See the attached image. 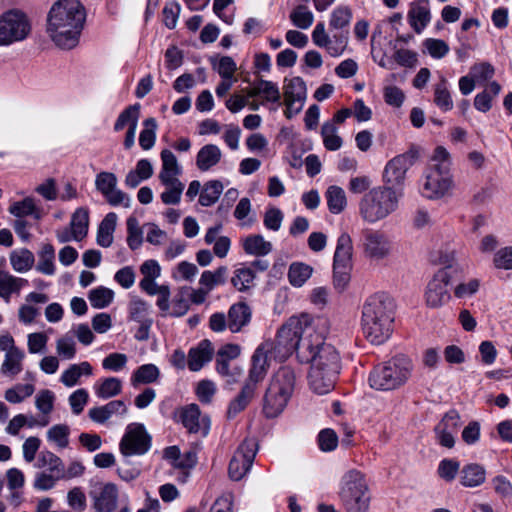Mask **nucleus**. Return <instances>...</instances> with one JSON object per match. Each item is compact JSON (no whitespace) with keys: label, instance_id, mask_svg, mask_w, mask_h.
Instances as JSON below:
<instances>
[{"label":"nucleus","instance_id":"1","mask_svg":"<svg viewBox=\"0 0 512 512\" xmlns=\"http://www.w3.org/2000/svg\"><path fill=\"white\" fill-rule=\"evenodd\" d=\"M299 361L311 365L308 382L315 393L327 394L334 388L341 370V358L336 348L326 343L320 333L314 336L312 342H303Z\"/></svg>","mask_w":512,"mask_h":512},{"label":"nucleus","instance_id":"7","mask_svg":"<svg viewBox=\"0 0 512 512\" xmlns=\"http://www.w3.org/2000/svg\"><path fill=\"white\" fill-rule=\"evenodd\" d=\"M448 192V152L438 146L431 157L425 182L421 188L423 197L437 200Z\"/></svg>","mask_w":512,"mask_h":512},{"label":"nucleus","instance_id":"19","mask_svg":"<svg viewBox=\"0 0 512 512\" xmlns=\"http://www.w3.org/2000/svg\"><path fill=\"white\" fill-rule=\"evenodd\" d=\"M118 488L114 483H105L99 490L91 492L94 508L97 512H114L118 502Z\"/></svg>","mask_w":512,"mask_h":512},{"label":"nucleus","instance_id":"44","mask_svg":"<svg viewBox=\"0 0 512 512\" xmlns=\"http://www.w3.org/2000/svg\"><path fill=\"white\" fill-rule=\"evenodd\" d=\"M501 86L496 81H492L488 84L487 88L478 93L474 99V106L478 111L487 112L492 107V97L497 96L500 93Z\"/></svg>","mask_w":512,"mask_h":512},{"label":"nucleus","instance_id":"2","mask_svg":"<svg viewBox=\"0 0 512 512\" xmlns=\"http://www.w3.org/2000/svg\"><path fill=\"white\" fill-rule=\"evenodd\" d=\"M85 22V10L79 0H58L48 14L47 31L61 49L77 46Z\"/></svg>","mask_w":512,"mask_h":512},{"label":"nucleus","instance_id":"22","mask_svg":"<svg viewBox=\"0 0 512 512\" xmlns=\"http://www.w3.org/2000/svg\"><path fill=\"white\" fill-rule=\"evenodd\" d=\"M296 373L290 366H283L273 375L270 385L273 386V390H277L284 395L291 398L295 385H296Z\"/></svg>","mask_w":512,"mask_h":512},{"label":"nucleus","instance_id":"55","mask_svg":"<svg viewBox=\"0 0 512 512\" xmlns=\"http://www.w3.org/2000/svg\"><path fill=\"white\" fill-rule=\"evenodd\" d=\"M127 244L131 250L138 249L143 243V232L136 217L130 216L127 221Z\"/></svg>","mask_w":512,"mask_h":512},{"label":"nucleus","instance_id":"18","mask_svg":"<svg viewBox=\"0 0 512 512\" xmlns=\"http://www.w3.org/2000/svg\"><path fill=\"white\" fill-rule=\"evenodd\" d=\"M180 421L190 433H200L207 436L210 430V419L208 416L201 417V411L197 404H189L180 411Z\"/></svg>","mask_w":512,"mask_h":512},{"label":"nucleus","instance_id":"4","mask_svg":"<svg viewBox=\"0 0 512 512\" xmlns=\"http://www.w3.org/2000/svg\"><path fill=\"white\" fill-rule=\"evenodd\" d=\"M403 195L404 192L400 188L376 186L361 198L359 215L368 224L382 221L398 209Z\"/></svg>","mask_w":512,"mask_h":512},{"label":"nucleus","instance_id":"62","mask_svg":"<svg viewBox=\"0 0 512 512\" xmlns=\"http://www.w3.org/2000/svg\"><path fill=\"white\" fill-rule=\"evenodd\" d=\"M59 473L39 472L36 474L33 487L39 491H47L52 489L58 480L61 479Z\"/></svg>","mask_w":512,"mask_h":512},{"label":"nucleus","instance_id":"61","mask_svg":"<svg viewBox=\"0 0 512 512\" xmlns=\"http://www.w3.org/2000/svg\"><path fill=\"white\" fill-rule=\"evenodd\" d=\"M34 391L35 388L32 384H18L6 390L5 399L10 403H20L25 398L30 397Z\"/></svg>","mask_w":512,"mask_h":512},{"label":"nucleus","instance_id":"27","mask_svg":"<svg viewBox=\"0 0 512 512\" xmlns=\"http://www.w3.org/2000/svg\"><path fill=\"white\" fill-rule=\"evenodd\" d=\"M28 284L24 278H19L10 273L0 270V297L9 303L13 293H19L20 290Z\"/></svg>","mask_w":512,"mask_h":512},{"label":"nucleus","instance_id":"23","mask_svg":"<svg viewBox=\"0 0 512 512\" xmlns=\"http://www.w3.org/2000/svg\"><path fill=\"white\" fill-rule=\"evenodd\" d=\"M251 309L244 302L233 304L228 310V329L232 333L240 332L251 321Z\"/></svg>","mask_w":512,"mask_h":512},{"label":"nucleus","instance_id":"48","mask_svg":"<svg viewBox=\"0 0 512 512\" xmlns=\"http://www.w3.org/2000/svg\"><path fill=\"white\" fill-rule=\"evenodd\" d=\"M321 136L324 147L329 151H337L343 144L342 138L337 134V127L333 122H325L322 125Z\"/></svg>","mask_w":512,"mask_h":512},{"label":"nucleus","instance_id":"12","mask_svg":"<svg viewBox=\"0 0 512 512\" xmlns=\"http://www.w3.org/2000/svg\"><path fill=\"white\" fill-rule=\"evenodd\" d=\"M151 447V436L143 424L131 423L127 426L119 449L124 456L143 455Z\"/></svg>","mask_w":512,"mask_h":512},{"label":"nucleus","instance_id":"8","mask_svg":"<svg viewBox=\"0 0 512 512\" xmlns=\"http://www.w3.org/2000/svg\"><path fill=\"white\" fill-rule=\"evenodd\" d=\"M364 475L350 470L341 479L339 497L347 512H366L370 497Z\"/></svg>","mask_w":512,"mask_h":512},{"label":"nucleus","instance_id":"41","mask_svg":"<svg viewBox=\"0 0 512 512\" xmlns=\"http://www.w3.org/2000/svg\"><path fill=\"white\" fill-rule=\"evenodd\" d=\"M485 469L479 464L466 465L461 471V483L466 487H476L485 481Z\"/></svg>","mask_w":512,"mask_h":512},{"label":"nucleus","instance_id":"6","mask_svg":"<svg viewBox=\"0 0 512 512\" xmlns=\"http://www.w3.org/2000/svg\"><path fill=\"white\" fill-rule=\"evenodd\" d=\"M318 332L310 323L308 315H301L300 317H290L278 330L276 336V346L284 350V354L290 355L296 353L299 360L300 347L303 342H312L314 336Z\"/></svg>","mask_w":512,"mask_h":512},{"label":"nucleus","instance_id":"30","mask_svg":"<svg viewBox=\"0 0 512 512\" xmlns=\"http://www.w3.org/2000/svg\"><path fill=\"white\" fill-rule=\"evenodd\" d=\"M93 368L87 361H83L79 364L70 365L65 371H63L60 382L66 387H73L79 383L81 376H91Z\"/></svg>","mask_w":512,"mask_h":512},{"label":"nucleus","instance_id":"11","mask_svg":"<svg viewBox=\"0 0 512 512\" xmlns=\"http://www.w3.org/2000/svg\"><path fill=\"white\" fill-rule=\"evenodd\" d=\"M332 35L329 36L325 29L324 22H318L312 32L313 43L325 48L332 57H338L343 54L348 45L349 30H330Z\"/></svg>","mask_w":512,"mask_h":512},{"label":"nucleus","instance_id":"46","mask_svg":"<svg viewBox=\"0 0 512 512\" xmlns=\"http://www.w3.org/2000/svg\"><path fill=\"white\" fill-rule=\"evenodd\" d=\"M34 255L28 249L14 250L10 254V262L16 272H26L34 264Z\"/></svg>","mask_w":512,"mask_h":512},{"label":"nucleus","instance_id":"49","mask_svg":"<svg viewBox=\"0 0 512 512\" xmlns=\"http://www.w3.org/2000/svg\"><path fill=\"white\" fill-rule=\"evenodd\" d=\"M54 259V247L51 244H44L39 253L36 269L45 275H53L55 273Z\"/></svg>","mask_w":512,"mask_h":512},{"label":"nucleus","instance_id":"40","mask_svg":"<svg viewBox=\"0 0 512 512\" xmlns=\"http://www.w3.org/2000/svg\"><path fill=\"white\" fill-rule=\"evenodd\" d=\"M224 186L219 180H210L206 182L200 192L199 203L204 207H209L216 203L222 194Z\"/></svg>","mask_w":512,"mask_h":512},{"label":"nucleus","instance_id":"56","mask_svg":"<svg viewBox=\"0 0 512 512\" xmlns=\"http://www.w3.org/2000/svg\"><path fill=\"white\" fill-rule=\"evenodd\" d=\"M255 274L252 268L241 267L234 272V276L231 279L233 286L239 291H245L249 289L254 282Z\"/></svg>","mask_w":512,"mask_h":512},{"label":"nucleus","instance_id":"10","mask_svg":"<svg viewBox=\"0 0 512 512\" xmlns=\"http://www.w3.org/2000/svg\"><path fill=\"white\" fill-rule=\"evenodd\" d=\"M364 256L373 261L383 260L391 252V242L381 230L365 228L361 232L359 242Z\"/></svg>","mask_w":512,"mask_h":512},{"label":"nucleus","instance_id":"26","mask_svg":"<svg viewBox=\"0 0 512 512\" xmlns=\"http://www.w3.org/2000/svg\"><path fill=\"white\" fill-rule=\"evenodd\" d=\"M126 413L127 407L122 400H112L103 406L91 408L88 416L93 422L103 424L115 414Z\"/></svg>","mask_w":512,"mask_h":512},{"label":"nucleus","instance_id":"45","mask_svg":"<svg viewBox=\"0 0 512 512\" xmlns=\"http://www.w3.org/2000/svg\"><path fill=\"white\" fill-rule=\"evenodd\" d=\"M325 196L328 209L331 213L339 214L345 209L347 200L345 192L341 187L334 185L330 186L327 189Z\"/></svg>","mask_w":512,"mask_h":512},{"label":"nucleus","instance_id":"29","mask_svg":"<svg viewBox=\"0 0 512 512\" xmlns=\"http://www.w3.org/2000/svg\"><path fill=\"white\" fill-rule=\"evenodd\" d=\"M408 20L414 31L416 33H421L430 22L428 4L421 2L412 3L408 12Z\"/></svg>","mask_w":512,"mask_h":512},{"label":"nucleus","instance_id":"43","mask_svg":"<svg viewBox=\"0 0 512 512\" xmlns=\"http://www.w3.org/2000/svg\"><path fill=\"white\" fill-rule=\"evenodd\" d=\"M24 357L25 354L21 349H12V351L6 353L1 366L2 374L11 376L19 374L23 369L22 361Z\"/></svg>","mask_w":512,"mask_h":512},{"label":"nucleus","instance_id":"57","mask_svg":"<svg viewBox=\"0 0 512 512\" xmlns=\"http://www.w3.org/2000/svg\"><path fill=\"white\" fill-rule=\"evenodd\" d=\"M216 371L226 378L228 383H235L242 375V369L236 365H231V360H221L216 358Z\"/></svg>","mask_w":512,"mask_h":512},{"label":"nucleus","instance_id":"16","mask_svg":"<svg viewBox=\"0 0 512 512\" xmlns=\"http://www.w3.org/2000/svg\"><path fill=\"white\" fill-rule=\"evenodd\" d=\"M413 165V157L407 153L400 154L389 160L383 171V186L400 188L404 192L406 172Z\"/></svg>","mask_w":512,"mask_h":512},{"label":"nucleus","instance_id":"38","mask_svg":"<svg viewBox=\"0 0 512 512\" xmlns=\"http://www.w3.org/2000/svg\"><path fill=\"white\" fill-rule=\"evenodd\" d=\"M162 168L159 173V179H173L181 174L182 170L178 164L176 156L168 149L161 151Z\"/></svg>","mask_w":512,"mask_h":512},{"label":"nucleus","instance_id":"33","mask_svg":"<svg viewBox=\"0 0 512 512\" xmlns=\"http://www.w3.org/2000/svg\"><path fill=\"white\" fill-rule=\"evenodd\" d=\"M117 215L114 212L108 213L101 221L97 231V244L101 247H110L113 242V233L116 228Z\"/></svg>","mask_w":512,"mask_h":512},{"label":"nucleus","instance_id":"47","mask_svg":"<svg viewBox=\"0 0 512 512\" xmlns=\"http://www.w3.org/2000/svg\"><path fill=\"white\" fill-rule=\"evenodd\" d=\"M228 269L225 266H220L214 272L206 270L202 273L199 283L210 292L214 287L223 285L227 279Z\"/></svg>","mask_w":512,"mask_h":512},{"label":"nucleus","instance_id":"21","mask_svg":"<svg viewBox=\"0 0 512 512\" xmlns=\"http://www.w3.org/2000/svg\"><path fill=\"white\" fill-rule=\"evenodd\" d=\"M251 362L249 376L245 384L252 386V388L256 390L257 384L261 382L267 374L269 364L266 351L258 347L252 356Z\"/></svg>","mask_w":512,"mask_h":512},{"label":"nucleus","instance_id":"64","mask_svg":"<svg viewBox=\"0 0 512 512\" xmlns=\"http://www.w3.org/2000/svg\"><path fill=\"white\" fill-rule=\"evenodd\" d=\"M89 400V394L86 389L80 388L74 391L69 396V405L71 407V410L73 414L79 415L84 410V407L88 403Z\"/></svg>","mask_w":512,"mask_h":512},{"label":"nucleus","instance_id":"50","mask_svg":"<svg viewBox=\"0 0 512 512\" xmlns=\"http://www.w3.org/2000/svg\"><path fill=\"white\" fill-rule=\"evenodd\" d=\"M139 110L140 105L134 104L125 108L118 116L115 124L114 130L121 131L124 129L126 125L129 127H137L138 119H139Z\"/></svg>","mask_w":512,"mask_h":512},{"label":"nucleus","instance_id":"15","mask_svg":"<svg viewBox=\"0 0 512 512\" xmlns=\"http://www.w3.org/2000/svg\"><path fill=\"white\" fill-rule=\"evenodd\" d=\"M97 190L105 197L113 207L122 205L125 208L131 206V198L125 192L117 189V177L112 172H100L95 179Z\"/></svg>","mask_w":512,"mask_h":512},{"label":"nucleus","instance_id":"3","mask_svg":"<svg viewBox=\"0 0 512 512\" xmlns=\"http://www.w3.org/2000/svg\"><path fill=\"white\" fill-rule=\"evenodd\" d=\"M395 304L384 292L366 298L362 306L361 327L365 338L372 344L386 342L393 332Z\"/></svg>","mask_w":512,"mask_h":512},{"label":"nucleus","instance_id":"63","mask_svg":"<svg viewBox=\"0 0 512 512\" xmlns=\"http://www.w3.org/2000/svg\"><path fill=\"white\" fill-rule=\"evenodd\" d=\"M128 362L126 354L114 352L102 360V367L107 371L119 372L125 368Z\"/></svg>","mask_w":512,"mask_h":512},{"label":"nucleus","instance_id":"24","mask_svg":"<svg viewBox=\"0 0 512 512\" xmlns=\"http://www.w3.org/2000/svg\"><path fill=\"white\" fill-rule=\"evenodd\" d=\"M290 397L273 390L269 384L264 396L263 413L267 418L277 417L286 407Z\"/></svg>","mask_w":512,"mask_h":512},{"label":"nucleus","instance_id":"39","mask_svg":"<svg viewBox=\"0 0 512 512\" xmlns=\"http://www.w3.org/2000/svg\"><path fill=\"white\" fill-rule=\"evenodd\" d=\"M313 268L303 262H293L288 270V280L293 287H302L311 277Z\"/></svg>","mask_w":512,"mask_h":512},{"label":"nucleus","instance_id":"28","mask_svg":"<svg viewBox=\"0 0 512 512\" xmlns=\"http://www.w3.org/2000/svg\"><path fill=\"white\" fill-rule=\"evenodd\" d=\"M222 153L217 145H204L197 153L196 165L200 171H208L220 162Z\"/></svg>","mask_w":512,"mask_h":512},{"label":"nucleus","instance_id":"25","mask_svg":"<svg viewBox=\"0 0 512 512\" xmlns=\"http://www.w3.org/2000/svg\"><path fill=\"white\" fill-rule=\"evenodd\" d=\"M353 242L351 236L347 232H342L336 244L333 257V266L352 267Z\"/></svg>","mask_w":512,"mask_h":512},{"label":"nucleus","instance_id":"37","mask_svg":"<svg viewBox=\"0 0 512 512\" xmlns=\"http://www.w3.org/2000/svg\"><path fill=\"white\" fill-rule=\"evenodd\" d=\"M166 187L165 191L161 193V200L166 205H176L181 200V195L184 190V184L177 178L160 180Z\"/></svg>","mask_w":512,"mask_h":512},{"label":"nucleus","instance_id":"34","mask_svg":"<svg viewBox=\"0 0 512 512\" xmlns=\"http://www.w3.org/2000/svg\"><path fill=\"white\" fill-rule=\"evenodd\" d=\"M243 250L249 255L265 256L272 251V243L260 234L249 235L243 240Z\"/></svg>","mask_w":512,"mask_h":512},{"label":"nucleus","instance_id":"54","mask_svg":"<svg viewBox=\"0 0 512 512\" xmlns=\"http://www.w3.org/2000/svg\"><path fill=\"white\" fill-rule=\"evenodd\" d=\"M144 129L140 132L139 135V145L144 150L151 149L156 140V130H157V122L155 118H147L143 122Z\"/></svg>","mask_w":512,"mask_h":512},{"label":"nucleus","instance_id":"36","mask_svg":"<svg viewBox=\"0 0 512 512\" xmlns=\"http://www.w3.org/2000/svg\"><path fill=\"white\" fill-rule=\"evenodd\" d=\"M71 229L73 239L76 241L82 240L88 232L89 226V211L87 208L80 207L75 210L71 217Z\"/></svg>","mask_w":512,"mask_h":512},{"label":"nucleus","instance_id":"53","mask_svg":"<svg viewBox=\"0 0 512 512\" xmlns=\"http://www.w3.org/2000/svg\"><path fill=\"white\" fill-rule=\"evenodd\" d=\"M292 24L300 29H308L314 21V15L305 5L296 6L290 13Z\"/></svg>","mask_w":512,"mask_h":512},{"label":"nucleus","instance_id":"35","mask_svg":"<svg viewBox=\"0 0 512 512\" xmlns=\"http://www.w3.org/2000/svg\"><path fill=\"white\" fill-rule=\"evenodd\" d=\"M254 395L255 389L250 385L244 384L239 394L230 401L227 410V417L229 419L235 418L248 406Z\"/></svg>","mask_w":512,"mask_h":512},{"label":"nucleus","instance_id":"5","mask_svg":"<svg viewBox=\"0 0 512 512\" xmlns=\"http://www.w3.org/2000/svg\"><path fill=\"white\" fill-rule=\"evenodd\" d=\"M413 371L412 360L399 354L386 362L376 365L369 373L368 383L378 391H392L403 386Z\"/></svg>","mask_w":512,"mask_h":512},{"label":"nucleus","instance_id":"58","mask_svg":"<svg viewBox=\"0 0 512 512\" xmlns=\"http://www.w3.org/2000/svg\"><path fill=\"white\" fill-rule=\"evenodd\" d=\"M69 434L70 429L67 425L56 424L47 431V438L62 449L69 445Z\"/></svg>","mask_w":512,"mask_h":512},{"label":"nucleus","instance_id":"9","mask_svg":"<svg viewBox=\"0 0 512 512\" xmlns=\"http://www.w3.org/2000/svg\"><path fill=\"white\" fill-rule=\"evenodd\" d=\"M31 26L20 11L10 10L0 17V45H9L24 40L30 33Z\"/></svg>","mask_w":512,"mask_h":512},{"label":"nucleus","instance_id":"52","mask_svg":"<svg viewBox=\"0 0 512 512\" xmlns=\"http://www.w3.org/2000/svg\"><path fill=\"white\" fill-rule=\"evenodd\" d=\"M36 468L48 467V471L52 473H59L63 476V462L56 454L50 451H42L35 463Z\"/></svg>","mask_w":512,"mask_h":512},{"label":"nucleus","instance_id":"13","mask_svg":"<svg viewBox=\"0 0 512 512\" xmlns=\"http://www.w3.org/2000/svg\"><path fill=\"white\" fill-rule=\"evenodd\" d=\"M257 453L255 439H245L235 451L228 466L229 477L234 481L241 480L250 470Z\"/></svg>","mask_w":512,"mask_h":512},{"label":"nucleus","instance_id":"14","mask_svg":"<svg viewBox=\"0 0 512 512\" xmlns=\"http://www.w3.org/2000/svg\"><path fill=\"white\" fill-rule=\"evenodd\" d=\"M286 118L291 119L301 112L307 97V88L301 77L285 79L283 86Z\"/></svg>","mask_w":512,"mask_h":512},{"label":"nucleus","instance_id":"32","mask_svg":"<svg viewBox=\"0 0 512 512\" xmlns=\"http://www.w3.org/2000/svg\"><path fill=\"white\" fill-rule=\"evenodd\" d=\"M160 375V370L155 364H143L133 371L130 382L133 387L140 384H151L156 382Z\"/></svg>","mask_w":512,"mask_h":512},{"label":"nucleus","instance_id":"51","mask_svg":"<svg viewBox=\"0 0 512 512\" xmlns=\"http://www.w3.org/2000/svg\"><path fill=\"white\" fill-rule=\"evenodd\" d=\"M114 292L104 286H99L89 292L88 299L91 306L96 309H103L113 301Z\"/></svg>","mask_w":512,"mask_h":512},{"label":"nucleus","instance_id":"20","mask_svg":"<svg viewBox=\"0 0 512 512\" xmlns=\"http://www.w3.org/2000/svg\"><path fill=\"white\" fill-rule=\"evenodd\" d=\"M214 353L212 343L208 339H204L198 343L196 347H192L187 355V366L189 370L196 372L210 362Z\"/></svg>","mask_w":512,"mask_h":512},{"label":"nucleus","instance_id":"31","mask_svg":"<svg viewBox=\"0 0 512 512\" xmlns=\"http://www.w3.org/2000/svg\"><path fill=\"white\" fill-rule=\"evenodd\" d=\"M93 389L98 398L106 400L121 393L122 381L117 377L99 379Z\"/></svg>","mask_w":512,"mask_h":512},{"label":"nucleus","instance_id":"59","mask_svg":"<svg viewBox=\"0 0 512 512\" xmlns=\"http://www.w3.org/2000/svg\"><path fill=\"white\" fill-rule=\"evenodd\" d=\"M260 96L262 97V105L265 103L280 104L281 93L276 83L260 79Z\"/></svg>","mask_w":512,"mask_h":512},{"label":"nucleus","instance_id":"42","mask_svg":"<svg viewBox=\"0 0 512 512\" xmlns=\"http://www.w3.org/2000/svg\"><path fill=\"white\" fill-rule=\"evenodd\" d=\"M352 10L348 6L336 7L330 15L329 29L330 30H349L352 20Z\"/></svg>","mask_w":512,"mask_h":512},{"label":"nucleus","instance_id":"17","mask_svg":"<svg viewBox=\"0 0 512 512\" xmlns=\"http://www.w3.org/2000/svg\"><path fill=\"white\" fill-rule=\"evenodd\" d=\"M448 293V267L440 268L428 283L426 301L430 307H439L445 303Z\"/></svg>","mask_w":512,"mask_h":512},{"label":"nucleus","instance_id":"60","mask_svg":"<svg viewBox=\"0 0 512 512\" xmlns=\"http://www.w3.org/2000/svg\"><path fill=\"white\" fill-rule=\"evenodd\" d=\"M495 74L494 67L487 62L475 64L470 69V75L475 79L477 85H485Z\"/></svg>","mask_w":512,"mask_h":512}]
</instances>
